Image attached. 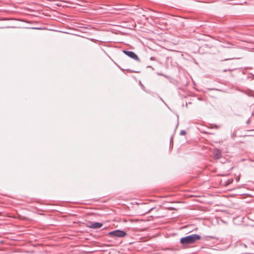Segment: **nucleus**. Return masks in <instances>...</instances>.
<instances>
[{"mask_svg": "<svg viewBox=\"0 0 254 254\" xmlns=\"http://www.w3.org/2000/svg\"><path fill=\"white\" fill-rule=\"evenodd\" d=\"M201 238L200 235L196 234H192L185 237H182L180 240V243L183 246L191 244Z\"/></svg>", "mask_w": 254, "mask_h": 254, "instance_id": "nucleus-1", "label": "nucleus"}, {"mask_svg": "<svg viewBox=\"0 0 254 254\" xmlns=\"http://www.w3.org/2000/svg\"><path fill=\"white\" fill-rule=\"evenodd\" d=\"M107 235L113 238H125L127 233L125 230L116 229L108 232Z\"/></svg>", "mask_w": 254, "mask_h": 254, "instance_id": "nucleus-2", "label": "nucleus"}, {"mask_svg": "<svg viewBox=\"0 0 254 254\" xmlns=\"http://www.w3.org/2000/svg\"><path fill=\"white\" fill-rule=\"evenodd\" d=\"M247 248V246L242 243H237L236 246V251L237 252H239L241 253V254H246L247 252L245 251V249Z\"/></svg>", "mask_w": 254, "mask_h": 254, "instance_id": "nucleus-3", "label": "nucleus"}, {"mask_svg": "<svg viewBox=\"0 0 254 254\" xmlns=\"http://www.w3.org/2000/svg\"><path fill=\"white\" fill-rule=\"evenodd\" d=\"M123 52L125 54L128 56L130 58L138 62L140 61L139 58L134 52L132 51H128L126 50H124Z\"/></svg>", "mask_w": 254, "mask_h": 254, "instance_id": "nucleus-4", "label": "nucleus"}, {"mask_svg": "<svg viewBox=\"0 0 254 254\" xmlns=\"http://www.w3.org/2000/svg\"><path fill=\"white\" fill-rule=\"evenodd\" d=\"M103 225V224L101 222H91L90 225L88 226V227L91 229H98L101 228Z\"/></svg>", "mask_w": 254, "mask_h": 254, "instance_id": "nucleus-5", "label": "nucleus"}, {"mask_svg": "<svg viewBox=\"0 0 254 254\" xmlns=\"http://www.w3.org/2000/svg\"><path fill=\"white\" fill-rule=\"evenodd\" d=\"M213 155L215 159H219L221 157V151L217 148H215L213 150Z\"/></svg>", "mask_w": 254, "mask_h": 254, "instance_id": "nucleus-6", "label": "nucleus"}, {"mask_svg": "<svg viewBox=\"0 0 254 254\" xmlns=\"http://www.w3.org/2000/svg\"><path fill=\"white\" fill-rule=\"evenodd\" d=\"M181 135H185L186 134V132L185 130H182L180 132Z\"/></svg>", "mask_w": 254, "mask_h": 254, "instance_id": "nucleus-7", "label": "nucleus"}, {"mask_svg": "<svg viewBox=\"0 0 254 254\" xmlns=\"http://www.w3.org/2000/svg\"><path fill=\"white\" fill-rule=\"evenodd\" d=\"M241 195H243V194H245V195H250V196H252L251 194H245V193H242L241 194Z\"/></svg>", "mask_w": 254, "mask_h": 254, "instance_id": "nucleus-8", "label": "nucleus"}, {"mask_svg": "<svg viewBox=\"0 0 254 254\" xmlns=\"http://www.w3.org/2000/svg\"><path fill=\"white\" fill-rule=\"evenodd\" d=\"M48 210H53V209L52 208H50L49 207Z\"/></svg>", "mask_w": 254, "mask_h": 254, "instance_id": "nucleus-9", "label": "nucleus"}, {"mask_svg": "<svg viewBox=\"0 0 254 254\" xmlns=\"http://www.w3.org/2000/svg\"><path fill=\"white\" fill-rule=\"evenodd\" d=\"M48 205L49 206L50 205H51V204L49 203Z\"/></svg>", "mask_w": 254, "mask_h": 254, "instance_id": "nucleus-10", "label": "nucleus"}, {"mask_svg": "<svg viewBox=\"0 0 254 254\" xmlns=\"http://www.w3.org/2000/svg\"><path fill=\"white\" fill-rule=\"evenodd\" d=\"M48 1H52V0H48Z\"/></svg>", "mask_w": 254, "mask_h": 254, "instance_id": "nucleus-11", "label": "nucleus"}, {"mask_svg": "<svg viewBox=\"0 0 254 254\" xmlns=\"http://www.w3.org/2000/svg\"><path fill=\"white\" fill-rule=\"evenodd\" d=\"M48 1H52V0H48Z\"/></svg>", "mask_w": 254, "mask_h": 254, "instance_id": "nucleus-12", "label": "nucleus"}]
</instances>
